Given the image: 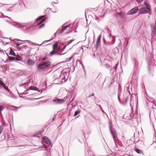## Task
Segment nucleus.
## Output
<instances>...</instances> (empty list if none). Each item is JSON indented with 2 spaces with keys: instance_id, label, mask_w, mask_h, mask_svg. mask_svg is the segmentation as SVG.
Instances as JSON below:
<instances>
[{
  "instance_id": "f257e3e1",
  "label": "nucleus",
  "mask_w": 156,
  "mask_h": 156,
  "mask_svg": "<svg viewBox=\"0 0 156 156\" xmlns=\"http://www.w3.org/2000/svg\"><path fill=\"white\" fill-rule=\"evenodd\" d=\"M48 18V16H45V15L41 16L38 17L35 20V23L34 25L29 22L27 23H18L17 22H8L9 23L12 25L22 30L25 32H27L31 28L32 26H39V29L43 28L44 25V23L41 24L43 22L45 21Z\"/></svg>"
},
{
  "instance_id": "f03ea898",
  "label": "nucleus",
  "mask_w": 156,
  "mask_h": 156,
  "mask_svg": "<svg viewBox=\"0 0 156 156\" xmlns=\"http://www.w3.org/2000/svg\"><path fill=\"white\" fill-rule=\"evenodd\" d=\"M51 65V62L49 61H41L37 65V69L39 71L44 70L47 69Z\"/></svg>"
},
{
  "instance_id": "7ed1b4c3",
  "label": "nucleus",
  "mask_w": 156,
  "mask_h": 156,
  "mask_svg": "<svg viewBox=\"0 0 156 156\" xmlns=\"http://www.w3.org/2000/svg\"><path fill=\"white\" fill-rule=\"evenodd\" d=\"M134 64V69L133 75L134 76L138 73L139 62L136 57H134L132 58Z\"/></svg>"
},
{
  "instance_id": "20e7f679",
  "label": "nucleus",
  "mask_w": 156,
  "mask_h": 156,
  "mask_svg": "<svg viewBox=\"0 0 156 156\" xmlns=\"http://www.w3.org/2000/svg\"><path fill=\"white\" fill-rule=\"evenodd\" d=\"M151 9H150L148 8L145 7H141L139 9V13L140 14H145L149 13L151 14Z\"/></svg>"
},
{
  "instance_id": "39448f33",
  "label": "nucleus",
  "mask_w": 156,
  "mask_h": 156,
  "mask_svg": "<svg viewBox=\"0 0 156 156\" xmlns=\"http://www.w3.org/2000/svg\"><path fill=\"white\" fill-rule=\"evenodd\" d=\"M139 11V9H138V7H135L129 11L127 12V15H130L135 14L138 11Z\"/></svg>"
},
{
  "instance_id": "423d86ee",
  "label": "nucleus",
  "mask_w": 156,
  "mask_h": 156,
  "mask_svg": "<svg viewBox=\"0 0 156 156\" xmlns=\"http://www.w3.org/2000/svg\"><path fill=\"white\" fill-rule=\"evenodd\" d=\"M53 101L56 104H61L63 103L65 101V100L63 99L57 98L53 99Z\"/></svg>"
},
{
  "instance_id": "0eeeda50",
  "label": "nucleus",
  "mask_w": 156,
  "mask_h": 156,
  "mask_svg": "<svg viewBox=\"0 0 156 156\" xmlns=\"http://www.w3.org/2000/svg\"><path fill=\"white\" fill-rule=\"evenodd\" d=\"M152 35L153 37L156 35V24H154V26L151 27Z\"/></svg>"
},
{
  "instance_id": "6e6552de",
  "label": "nucleus",
  "mask_w": 156,
  "mask_h": 156,
  "mask_svg": "<svg viewBox=\"0 0 156 156\" xmlns=\"http://www.w3.org/2000/svg\"><path fill=\"white\" fill-rule=\"evenodd\" d=\"M101 35H100L98 36L96 42V49L98 48L99 45L101 42Z\"/></svg>"
},
{
  "instance_id": "1a4fd4ad",
  "label": "nucleus",
  "mask_w": 156,
  "mask_h": 156,
  "mask_svg": "<svg viewBox=\"0 0 156 156\" xmlns=\"http://www.w3.org/2000/svg\"><path fill=\"white\" fill-rule=\"evenodd\" d=\"M43 139L46 144L48 145H50L51 144V142L48 138L46 136L43 137Z\"/></svg>"
},
{
  "instance_id": "9d476101",
  "label": "nucleus",
  "mask_w": 156,
  "mask_h": 156,
  "mask_svg": "<svg viewBox=\"0 0 156 156\" xmlns=\"http://www.w3.org/2000/svg\"><path fill=\"white\" fill-rule=\"evenodd\" d=\"M6 86V85L4 83L2 79H0V89H1L2 88L4 89Z\"/></svg>"
},
{
  "instance_id": "9b49d317",
  "label": "nucleus",
  "mask_w": 156,
  "mask_h": 156,
  "mask_svg": "<svg viewBox=\"0 0 156 156\" xmlns=\"http://www.w3.org/2000/svg\"><path fill=\"white\" fill-rule=\"evenodd\" d=\"M35 62L34 61H33L31 59H29L27 62V63L30 66H33L35 64Z\"/></svg>"
},
{
  "instance_id": "f8f14e48",
  "label": "nucleus",
  "mask_w": 156,
  "mask_h": 156,
  "mask_svg": "<svg viewBox=\"0 0 156 156\" xmlns=\"http://www.w3.org/2000/svg\"><path fill=\"white\" fill-rule=\"evenodd\" d=\"M112 41H113L112 43L111 41H106L105 45L107 46H110L113 45L114 43L115 40L113 38Z\"/></svg>"
},
{
  "instance_id": "ddd939ff",
  "label": "nucleus",
  "mask_w": 156,
  "mask_h": 156,
  "mask_svg": "<svg viewBox=\"0 0 156 156\" xmlns=\"http://www.w3.org/2000/svg\"><path fill=\"white\" fill-rule=\"evenodd\" d=\"M33 48H30L28 47L25 50L26 53L29 56H30L31 54L30 51L32 49H33Z\"/></svg>"
},
{
  "instance_id": "4468645a",
  "label": "nucleus",
  "mask_w": 156,
  "mask_h": 156,
  "mask_svg": "<svg viewBox=\"0 0 156 156\" xmlns=\"http://www.w3.org/2000/svg\"><path fill=\"white\" fill-rule=\"evenodd\" d=\"M29 89L31 90H34L40 91V90L38 88L34 86H30V87H29Z\"/></svg>"
},
{
  "instance_id": "2eb2a0df",
  "label": "nucleus",
  "mask_w": 156,
  "mask_h": 156,
  "mask_svg": "<svg viewBox=\"0 0 156 156\" xmlns=\"http://www.w3.org/2000/svg\"><path fill=\"white\" fill-rule=\"evenodd\" d=\"M11 106V107H13V108H9V109L10 110L15 111H16L18 108H20V107H16V106H14L13 105H12Z\"/></svg>"
},
{
  "instance_id": "dca6fc26",
  "label": "nucleus",
  "mask_w": 156,
  "mask_h": 156,
  "mask_svg": "<svg viewBox=\"0 0 156 156\" xmlns=\"http://www.w3.org/2000/svg\"><path fill=\"white\" fill-rule=\"evenodd\" d=\"M61 32V30H60L59 29H58L56 32L54 34L55 37H54V38L56 37V35H59L63 32Z\"/></svg>"
},
{
  "instance_id": "f3484780",
  "label": "nucleus",
  "mask_w": 156,
  "mask_h": 156,
  "mask_svg": "<svg viewBox=\"0 0 156 156\" xmlns=\"http://www.w3.org/2000/svg\"><path fill=\"white\" fill-rule=\"evenodd\" d=\"M5 53L8 55V58L9 60L11 61H15V58L14 57L9 56L8 55L6 52H5Z\"/></svg>"
},
{
  "instance_id": "a211bd4d",
  "label": "nucleus",
  "mask_w": 156,
  "mask_h": 156,
  "mask_svg": "<svg viewBox=\"0 0 156 156\" xmlns=\"http://www.w3.org/2000/svg\"><path fill=\"white\" fill-rule=\"evenodd\" d=\"M15 58V61H20L22 60L21 57L19 55H17Z\"/></svg>"
},
{
  "instance_id": "6ab92c4d",
  "label": "nucleus",
  "mask_w": 156,
  "mask_h": 156,
  "mask_svg": "<svg viewBox=\"0 0 156 156\" xmlns=\"http://www.w3.org/2000/svg\"><path fill=\"white\" fill-rule=\"evenodd\" d=\"M10 51L9 52V54L11 55H13L14 56H16V54L13 51L12 49L10 48Z\"/></svg>"
},
{
  "instance_id": "aec40b11",
  "label": "nucleus",
  "mask_w": 156,
  "mask_h": 156,
  "mask_svg": "<svg viewBox=\"0 0 156 156\" xmlns=\"http://www.w3.org/2000/svg\"><path fill=\"white\" fill-rule=\"evenodd\" d=\"M4 89L8 91L10 94H13L12 93V92L9 89L7 86H6L4 88Z\"/></svg>"
},
{
  "instance_id": "412c9836",
  "label": "nucleus",
  "mask_w": 156,
  "mask_h": 156,
  "mask_svg": "<svg viewBox=\"0 0 156 156\" xmlns=\"http://www.w3.org/2000/svg\"><path fill=\"white\" fill-rule=\"evenodd\" d=\"M120 94H118V101L122 105H125V103H124L123 102H122L120 100Z\"/></svg>"
},
{
  "instance_id": "4be33fe9",
  "label": "nucleus",
  "mask_w": 156,
  "mask_h": 156,
  "mask_svg": "<svg viewBox=\"0 0 156 156\" xmlns=\"http://www.w3.org/2000/svg\"><path fill=\"white\" fill-rule=\"evenodd\" d=\"M120 94H118V101L122 105H125V103H124L123 102H122L120 100Z\"/></svg>"
},
{
  "instance_id": "5701e85b",
  "label": "nucleus",
  "mask_w": 156,
  "mask_h": 156,
  "mask_svg": "<svg viewBox=\"0 0 156 156\" xmlns=\"http://www.w3.org/2000/svg\"><path fill=\"white\" fill-rule=\"evenodd\" d=\"M144 5L146 6V8H148L150 9H151V6L148 3L146 2H144Z\"/></svg>"
},
{
  "instance_id": "b1692460",
  "label": "nucleus",
  "mask_w": 156,
  "mask_h": 156,
  "mask_svg": "<svg viewBox=\"0 0 156 156\" xmlns=\"http://www.w3.org/2000/svg\"><path fill=\"white\" fill-rule=\"evenodd\" d=\"M74 40L72 39L69 41H68L66 42L65 43V44H66V45H65L66 46H67L69 44H70L72 42H73Z\"/></svg>"
},
{
  "instance_id": "393cba45",
  "label": "nucleus",
  "mask_w": 156,
  "mask_h": 156,
  "mask_svg": "<svg viewBox=\"0 0 156 156\" xmlns=\"http://www.w3.org/2000/svg\"><path fill=\"white\" fill-rule=\"evenodd\" d=\"M48 55H45L43 57L41 60L42 61H45L47 59Z\"/></svg>"
},
{
  "instance_id": "a878e982",
  "label": "nucleus",
  "mask_w": 156,
  "mask_h": 156,
  "mask_svg": "<svg viewBox=\"0 0 156 156\" xmlns=\"http://www.w3.org/2000/svg\"><path fill=\"white\" fill-rule=\"evenodd\" d=\"M111 133L114 139H115V138L116 137V133H115L112 131L111 132Z\"/></svg>"
},
{
  "instance_id": "bb28decb",
  "label": "nucleus",
  "mask_w": 156,
  "mask_h": 156,
  "mask_svg": "<svg viewBox=\"0 0 156 156\" xmlns=\"http://www.w3.org/2000/svg\"><path fill=\"white\" fill-rule=\"evenodd\" d=\"M80 112V110L78 109L74 113V116H76Z\"/></svg>"
},
{
  "instance_id": "cd10ccee",
  "label": "nucleus",
  "mask_w": 156,
  "mask_h": 156,
  "mask_svg": "<svg viewBox=\"0 0 156 156\" xmlns=\"http://www.w3.org/2000/svg\"><path fill=\"white\" fill-rule=\"evenodd\" d=\"M53 49L54 50L55 52H57L60 50V47H58L57 48H54Z\"/></svg>"
},
{
  "instance_id": "c85d7f7f",
  "label": "nucleus",
  "mask_w": 156,
  "mask_h": 156,
  "mask_svg": "<svg viewBox=\"0 0 156 156\" xmlns=\"http://www.w3.org/2000/svg\"><path fill=\"white\" fill-rule=\"evenodd\" d=\"M58 43L57 42H56L53 45V49L55 48H57L58 47Z\"/></svg>"
},
{
  "instance_id": "c756f323",
  "label": "nucleus",
  "mask_w": 156,
  "mask_h": 156,
  "mask_svg": "<svg viewBox=\"0 0 156 156\" xmlns=\"http://www.w3.org/2000/svg\"><path fill=\"white\" fill-rule=\"evenodd\" d=\"M41 98H42L41 97V98H26L25 99L30 100H35L39 99Z\"/></svg>"
},
{
  "instance_id": "7c9ffc66",
  "label": "nucleus",
  "mask_w": 156,
  "mask_h": 156,
  "mask_svg": "<svg viewBox=\"0 0 156 156\" xmlns=\"http://www.w3.org/2000/svg\"><path fill=\"white\" fill-rule=\"evenodd\" d=\"M54 38V37H53V38H52L51 39H50V40H49L44 41H43L42 42V44H44V43H46V42L50 41H51V40L53 39Z\"/></svg>"
},
{
  "instance_id": "2f4dec72",
  "label": "nucleus",
  "mask_w": 156,
  "mask_h": 156,
  "mask_svg": "<svg viewBox=\"0 0 156 156\" xmlns=\"http://www.w3.org/2000/svg\"><path fill=\"white\" fill-rule=\"evenodd\" d=\"M136 152L138 154H140L141 153V151H140V150L138 149H136L135 150Z\"/></svg>"
},
{
  "instance_id": "473e14b6",
  "label": "nucleus",
  "mask_w": 156,
  "mask_h": 156,
  "mask_svg": "<svg viewBox=\"0 0 156 156\" xmlns=\"http://www.w3.org/2000/svg\"><path fill=\"white\" fill-rule=\"evenodd\" d=\"M28 46L26 45H23L21 47V49H25V50L28 47Z\"/></svg>"
},
{
  "instance_id": "72a5a7b5",
  "label": "nucleus",
  "mask_w": 156,
  "mask_h": 156,
  "mask_svg": "<svg viewBox=\"0 0 156 156\" xmlns=\"http://www.w3.org/2000/svg\"><path fill=\"white\" fill-rule=\"evenodd\" d=\"M66 47V46L64 45L62 48L60 50V51L61 52H62L65 49Z\"/></svg>"
},
{
  "instance_id": "f704fd0d",
  "label": "nucleus",
  "mask_w": 156,
  "mask_h": 156,
  "mask_svg": "<svg viewBox=\"0 0 156 156\" xmlns=\"http://www.w3.org/2000/svg\"><path fill=\"white\" fill-rule=\"evenodd\" d=\"M56 53H55L53 51H52L50 52L49 55L52 56L54 55H55Z\"/></svg>"
},
{
  "instance_id": "c9c22d12",
  "label": "nucleus",
  "mask_w": 156,
  "mask_h": 156,
  "mask_svg": "<svg viewBox=\"0 0 156 156\" xmlns=\"http://www.w3.org/2000/svg\"><path fill=\"white\" fill-rule=\"evenodd\" d=\"M128 97L127 96L125 99L124 102H123L124 103H125V105L126 104V103L127 102L128 100Z\"/></svg>"
},
{
  "instance_id": "e433bc0d",
  "label": "nucleus",
  "mask_w": 156,
  "mask_h": 156,
  "mask_svg": "<svg viewBox=\"0 0 156 156\" xmlns=\"http://www.w3.org/2000/svg\"><path fill=\"white\" fill-rule=\"evenodd\" d=\"M22 44V43H15V44L16 45L17 47H19L20 45Z\"/></svg>"
},
{
  "instance_id": "4c0bfd02",
  "label": "nucleus",
  "mask_w": 156,
  "mask_h": 156,
  "mask_svg": "<svg viewBox=\"0 0 156 156\" xmlns=\"http://www.w3.org/2000/svg\"><path fill=\"white\" fill-rule=\"evenodd\" d=\"M66 29V28L65 27H62V29L61 30V32H63Z\"/></svg>"
},
{
  "instance_id": "58836bf2",
  "label": "nucleus",
  "mask_w": 156,
  "mask_h": 156,
  "mask_svg": "<svg viewBox=\"0 0 156 156\" xmlns=\"http://www.w3.org/2000/svg\"><path fill=\"white\" fill-rule=\"evenodd\" d=\"M66 53H63L62 54H61L59 53H56L55 55H63L65 54Z\"/></svg>"
},
{
  "instance_id": "ea45409f",
  "label": "nucleus",
  "mask_w": 156,
  "mask_h": 156,
  "mask_svg": "<svg viewBox=\"0 0 156 156\" xmlns=\"http://www.w3.org/2000/svg\"><path fill=\"white\" fill-rule=\"evenodd\" d=\"M29 83H30L29 82H28L27 83H23V85H25L26 86H27L29 85Z\"/></svg>"
},
{
  "instance_id": "a19ab883",
  "label": "nucleus",
  "mask_w": 156,
  "mask_h": 156,
  "mask_svg": "<svg viewBox=\"0 0 156 156\" xmlns=\"http://www.w3.org/2000/svg\"><path fill=\"white\" fill-rule=\"evenodd\" d=\"M1 14H2V16H3V17H7V18H9V19H11L10 17L8 16H5L2 13H1Z\"/></svg>"
},
{
  "instance_id": "79ce46f5",
  "label": "nucleus",
  "mask_w": 156,
  "mask_h": 156,
  "mask_svg": "<svg viewBox=\"0 0 156 156\" xmlns=\"http://www.w3.org/2000/svg\"><path fill=\"white\" fill-rule=\"evenodd\" d=\"M118 63H117L115 65V66L114 67V69L115 70H116L117 69V66H118Z\"/></svg>"
},
{
  "instance_id": "37998d69",
  "label": "nucleus",
  "mask_w": 156,
  "mask_h": 156,
  "mask_svg": "<svg viewBox=\"0 0 156 156\" xmlns=\"http://www.w3.org/2000/svg\"><path fill=\"white\" fill-rule=\"evenodd\" d=\"M137 2L138 3H140L142 2L143 0H136Z\"/></svg>"
},
{
  "instance_id": "c03bdc74",
  "label": "nucleus",
  "mask_w": 156,
  "mask_h": 156,
  "mask_svg": "<svg viewBox=\"0 0 156 156\" xmlns=\"http://www.w3.org/2000/svg\"><path fill=\"white\" fill-rule=\"evenodd\" d=\"M103 43H104V44H105L106 43V41L104 37L103 38Z\"/></svg>"
},
{
  "instance_id": "a18cd8bd",
  "label": "nucleus",
  "mask_w": 156,
  "mask_h": 156,
  "mask_svg": "<svg viewBox=\"0 0 156 156\" xmlns=\"http://www.w3.org/2000/svg\"><path fill=\"white\" fill-rule=\"evenodd\" d=\"M126 41V46H127L128 44V39H125Z\"/></svg>"
},
{
  "instance_id": "49530a36",
  "label": "nucleus",
  "mask_w": 156,
  "mask_h": 156,
  "mask_svg": "<svg viewBox=\"0 0 156 156\" xmlns=\"http://www.w3.org/2000/svg\"><path fill=\"white\" fill-rule=\"evenodd\" d=\"M94 94L93 93H92V94H89V95L88 97L89 98L91 96H94Z\"/></svg>"
},
{
  "instance_id": "de8ad7c7",
  "label": "nucleus",
  "mask_w": 156,
  "mask_h": 156,
  "mask_svg": "<svg viewBox=\"0 0 156 156\" xmlns=\"http://www.w3.org/2000/svg\"><path fill=\"white\" fill-rule=\"evenodd\" d=\"M81 63V65H82V67H83V70H84V72H85V75H86V73H85V69L84 67V66H83V64L82 63Z\"/></svg>"
},
{
  "instance_id": "09e8293b",
  "label": "nucleus",
  "mask_w": 156,
  "mask_h": 156,
  "mask_svg": "<svg viewBox=\"0 0 156 156\" xmlns=\"http://www.w3.org/2000/svg\"><path fill=\"white\" fill-rule=\"evenodd\" d=\"M31 44L33 46H37V44L34 43L33 42H31Z\"/></svg>"
},
{
  "instance_id": "8fccbe9b",
  "label": "nucleus",
  "mask_w": 156,
  "mask_h": 156,
  "mask_svg": "<svg viewBox=\"0 0 156 156\" xmlns=\"http://www.w3.org/2000/svg\"><path fill=\"white\" fill-rule=\"evenodd\" d=\"M72 32V30L69 31H68L67 32H66L65 33V34H69V33H71Z\"/></svg>"
},
{
  "instance_id": "3c124183",
  "label": "nucleus",
  "mask_w": 156,
  "mask_h": 156,
  "mask_svg": "<svg viewBox=\"0 0 156 156\" xmlns=\"http://www.w3.org/2000/svg\"><path fill=\"white\" fill-rule=\"evenodd\" d=\"M27 94V93H26L25 91L24 92H23V93H20V94H22V95H25V94Z\"/></svg>"
},
{
  "instance_id": "603ef678",
  "label": "nucleus",
  "mask_w": 156,
  "mask_h": 156,
  "mask_svg": "<svg viewBox=\"0 0 156 156\" xmlns=\"http://www.w3.org/2000/svg\"><path fill=\"white\" fill-rule=\"evenodd\" d=\"M119 14L121 16H122V15L123 14V13L122 12H120L119 13Z\"/></svg>"
},
{
  "instance_id": "864d4df0",
  "label": "nucleus",
  "mask_w": 156,
  "mask_h": 156,
  "mask_svg": "<svg viewBox=\"0 0 156 156\" xmlns=\"http://www.w3.org/2000/svg\"><path fill=\"white\" fill-rule=\"evenodd\" d=\"M95 19H96V20H97V21H99V18H98V17H96Z\"/></svg>"
},
{
  "instance_id": "5fc2aeb1",
  "label": "nucleus",
  "mask_w": 156,
  "mask_h": 156,
  "mask_svg": "<svg viewBox=\"0 0 156 156\" xmlns=\"http://www.w3.org/2000/svg\"><path fill=\"white\" fill-rule=\"evenodd\" d=\"M64 27H65V28L66 29L67 28H68L69 27H70V26H68L67 25V26H65Z\"/></svg>"
},
{
  "instance_id": "6e6d98bb",
  "label": "nucleus",
  "mask_w": 156,
  "mask_h": 156,
  "mask_svg": "<svg viewBox=\"0 0 156 156\" xmlns=\"http://www.w3.org/2000/svg\"><path fill=\"white\" fill-rule=\"evenodd\" d=\"M26 41L29 43H31V42H32L30 40H27Z\"/></svg>"
},
{
  "instance_id": "4d7b16f0",
  "label": "nucleus",
  "mask_w": 156,
  "mask_h": 156,
  "mask_svg": "<svg viewBox=\"0 0 156 156\" xmlns=\"http://www.w3.org/2000/svg\"><path fill=\"white\" fill-rule=\"evenodd\" d=\"M37 44V46H41V45H42V44Z\"/></svg>"
},
{
  "instance_id": "13d9d810",
  "label": "nucleus",
  "mask_w": 156,
  "mask_h": 156,
  "mask_svg": "<svg viewBox=\"0 0 156 156\" xmlns=\"http://www.w3.org/2000/svg\"><path fill=\"white\" fill-rule=\"evenodd\" d=\"M101 111L103 113H105V114L106 113L105 112H104V110L102 109H101Z\"/></svg>"
},
{
  "instance_id": "bf43d9fd",
  "label": "nucleus",
  "mask_w": 156,
  "mask_h": 156,
  "mask_svg": "<svg viewBox=\"0 0 156 156\" xmlns=\"http://www.w3.org/2000/svg\"><path fill=\"white\" fill-rule=\"evenodd\" d=\"M15 40H16V41H22L20 40H19V39H15Z\"/></svg>"
},
{
  "instance_id": "052dcab7",
  "label": "nucleus",
  "mask_w": 156,
  "mask_h": 156,
  "mask_svg": "<svg viewBox=\"0 0 156 156\" xmlns=\"http://www.w3.org/2000/svg\"><path fill=\"white\" fill-rule=\"evenodd\" d=\"M0 42L1 43H4V41L2 40H1V41H0Z\"/></svg>"
},
{
  "instance_id": "680f3d73",
  "label": "nucleus",
  "mask_w": 156,
  "mask_h": 156,
  "mask_svg": "<svg viewBox=\"0 0 156 156\" xmlns=\"http://www.w3.org/2000/svg\"><path fill=\"white\" fill-rule=\"evenodd\" d=\"M23 85H23V84H20V86L21 87V86H23Z\"/></svg>"
},
{
  "instance_id": "e2e57ef3",
  "label": "nucleus",
  "mask_w": 156,
  "mask_h": 156,
  "mask_svg": "<svg viewBox=\"0 0 156 156\" xmlns=\"http://www.w3.org/2000/svg\"><path fill=\"white\" fill-rule=\"evenodd\" d=\"M60 77H61V76H59L58 78H56V79H55V80H57H57L58 79H59Z\"/></svg>"
},
{
  "instance_id": "0e129e2a",
  "label": "nucleus",
  "mask_w": 156,
  "mask_h": 156,
  "mask_svg": "<svg viewBox=\"0 0 156 156\" xmlns=\"http://www.w3.org/2000/svg\"><path fill=\"white\" fill-rule=\"evenodd\" d=\"M9 42H5V43L6 44H5V45H7V44H8L9 43Z\"/></svg>"
},
{
  "instance_id": "69168bd1",
  "label": "nucleus",
  "mask_w": 156,
  "mask_h": 156,
  "mask_svg": "<svg viewBox=\"0 0 156 156\" xmlns=\"http://www.w3.org/2000/svg\"><path fill=\"white\" fill-rule=\"evenodd\" d=\"M30 90V89H29V88L28 89H27V90H26L25 91H25H28V90Z\"/></svg>"
},
{
  "instance_id": "338daca9",
  "label": "nucleus",
  "mask_w": 156,
  "mask_h": 156,
  "mask_svg": "<svg viewBox=\"0 0 156 156\" xmlns=\"http://www.w3.org/2000/svg\"><path fill=\"white\" fill-rule=\"evenodd\" d=\"M19 97H20V98H23V96H20H20H19Z\"/></svg>"
},
{
  "instance_id": "774afa93",
  "label": "nucleus",
  "mask_w": 156,
  "mask_h": 156,
  "mask_svg": "<svg viewBox=\"0 0 156 156\" xmlns=\"http://www.w3.org/2000/svg\"><path fill=\"white\" fill-rule=\"evenodd\" d=\"M155 12H156V7L155 8Z\"/></svg>"
}]
</instances>
